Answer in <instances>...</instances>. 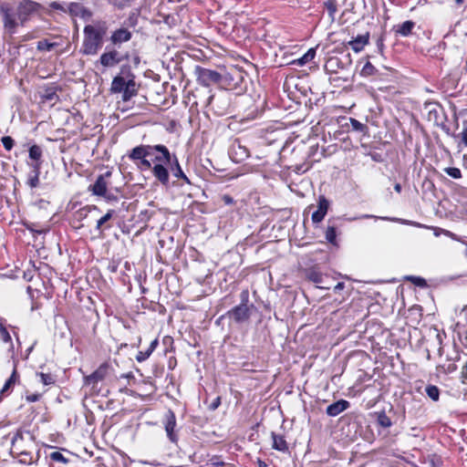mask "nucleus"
<instances>
[{
    "label": "nucleus",
    "mask_w": 467,
    "mask_h": 467,
    "mask_svg": "<svg viewBox=\"0 0 467 467\" xmlns=\"http://www.w3.org/2000/svg\"><path fill=\"white\" fill-rule=\"evenodd\" d=\"M426 393L429 398H431L432 400L437 401L440 397V390L439 389L434 385H429L426 387Z\"/></svg>",
    "instance_id": "24"
},
{
    "label": "nucleus",
    "mask_w": 467,
    "mask_h": 467,
    "mask_svg": "<svg viewBox=\"0 0 467 467\" xmlns=\"http://www.w3.org/2000/svg\"><path fill=\"white\" fill-rule=\"evenodd\" d=\"M378 423L383 428H389L392 425V421L384 412H381L378 416Z\"/></svg>",
    "instance_id": "28"
},
{
    "label": "nucleus",
    "mask_w": 467,
    "mask_h": 467,
    "mask_svg": "<svg viewBox=\"0 0 467 467\" xmlns=\"http://www.w3.org/2000/svg\"><path fill=\"white\" fill-rule=\"evenodd\" d=\"M445 172L449 176H451L454 179H459L462 177V172H461L460 169H458V168H454V167L446 168Z\"/></svg>",
    "instance_id": "37"
},
{
    "label": "nucleus",
    "mask_w": 467,
    "mask_h": 467,
    "mask_svg": "<svg viewBox=\"0 0 467 467\" xmlns=\"http://www.w3.org/2000/svg\"><path fill=\"white\" fill-rule=\"evenodd\" d=\"M166 164L156 163L153 166L151 165V171L153 176L164 186H167L169 183V171L165 167Z\"/></svg>",
    "instance_id": "10"
},
{
    "label": "nucleus",
    "mask_w": 467,
    "mask_h": 467,
    "mask_svg": "<svg viewBox=\"0 0 467 467\" xmlns=\"http://www.w3.org/2000/svg\"><path fill=\"white\" fill-rule=\"evenodd\" d=\"M455 2L458 4V5H461L463 3V0H455Z\"/></svg>",
    "instance_id": "55"
},
{
    "label": "nucleus",
    "mask_w": 467,
    "mask_h": 467,
    "mask_svg": "<svg viewBox=\"0 0 467 467\" xmlns=\"http://www.w3.org/2000/svg\"><path fill=\"white\" fill-rule=\"evenodd\" d=\"M38 399H39L38 394H32L29 396H26V400L29 402H35V401L38 400Z\"/></svg>",
    "instance_id": "47"
},
{
    "label": "nucleus",
    "mask_w": 467,
    "mask_h": 467,
    "mask_svg": "<svg viewBox=\"0 0 467 467\" xmlns=\"http://www.w3.org/2000/svg\"><path fill=\"white\" fill-rule=\"evenodd\" d=\"M394 189L397 192H401V186L400 183H396L395 186H394Z\"/></svg>",
    "instance_id": "52"
},
{
    "label": "nucleus",
    "mask_w": 467,
    "mask_h": 467,
    "mask_svg": "<svg viewBox=\"0 0 467 467\" xmlns=\"http://www.w3.org/2000/svg\"><path fill=\"white\" fill-rule=\"evenodd\" d=\"M222 103L223 106H228L229 105V99L227 98H225L224 96H219V97H215L213 95L210 96L209 99H208V104L209 105H213V108H215V105H213V103Z\"/></svg>",
    "instance_id": "27"
},
{
    "label": "nucleus",
    "mask_w": 467,
    "mask_h": 467,
    "mask_svg": "<svg viewBox=\"0 0 467 467\" xmlns=\"http://www.w3.org/2000/svg\"><path fill=\"white\" fill-rule=\"evenodd\" d=\"M464 368H465V369H466V372H467V362H466V365H465V367H464Z\"/></svg>",
    "instance_id": "59"
},
{
    "label": "nucleus",
    "mask_w": 467,
    "mask_h": 467,
    "mask_svg": "<svg viewBox=\"0 0 467 467\" xmlns=\"http://www.w3.org/2000/svg\"><path fill=\"white\" fill-rule=\"evenodd\" d=\"M150 357L149 352L147 351H140L136 356V360L138 362H143Z\"/></svg>",
    "instance_id": "43"
},
{
    "label": "nucleus",
    "mask_w": 467,
    "mask_h": 467,
    "mask_svg": "<svg viewBox=\"0 0 467 467\" xmlns=\"http://www.w3.org/2000/svg\"><path fill=\"white\" fill-rule=\"evenodd\" d=\"M4 148L11 150L14 146V140L10 136H5L1 139Z\"/></svg>",
    "instance_id": "39"
},
{
    "label": "nucleus",
    "mask_w": 467,
    "mask_h": 467,
    "mask_svg": "<svg viewBox=\"0 0 467 467\" xmlns=\"http://www.w3.org/2000/svg\"><path fill=\"white\" fill-rule=\"evenodd\" d=\"M84 39L81 52L87 56H95L103 45V36L106 34L104 27H96L88 25L84 27Z\"/></svg>",
    "instance_id": "2"
},
{
    "label": "nucleus",
    "mask_w": 467,
    "mask_h": 467,
    "mask_svg": "<svg viewBox=\"0 0 467 467\" xmlns=\"http://www.w3.org/2000/svg\"><path fill=\"white\" fill-rule=\"evenodd\" d=\"M50 459L54 462L67 463V459L59 451H53L49 455Z\"/></svg>",
    "instance_id": "35"
},
{
    "label": "nucleus",
    "mask_w": 467,
    "mask_h": 467,
    "mask_svg": "<svg viewBox=\"0 0 467 467\" xmlns=\"http://www.w3.org/2000/svg\"><path fill=\"white\" fill-rule=\"evenodd\" d=\"M326 239L328 243L335 244L337 239L336 228L334 226H328L326 231Z\"/></svg>",
    "instance_id": "29"
},
{
    "label": "nucleus",
    "mask_w": 467,
    "mask_h": 467,
    "mask_svg": "<svg viewBox=\"0 0 467 467\" xmlns=\"http://www.w3.org/2000/svg\"><path fill=\"white\" fill-rule=\"evenodd\" d=\"M350 123H351V127L355 130L363 132L367 129V127L363 123L359 122L358 120H357L355 119H350Z\"/></svg>",
    "instance_id": "40"
},
{
    "label": "nucleus",
    "mask_w": 467,
    "mask_h": 467,
    "mask_svg": "<svg viewBox=\"0 0 467 467\" xmlns=\"http://www.w3.org/2000/svg\"><path fill=\"white\" fill-rule=\"evenodd\" d=\"M50 7L53 9L65 11V8L57 2H52L50 4Z\"/></svg>",
    "instance_id": "46"
},
{
    "label": "nucleus",
    "mask_w": 467,
    "mask_h": 467,
    "mask_svg": "<svg viewBox=\"0 0 467 467\" xmlns=\"http://www.w3.org/2000/svg\"><path fill=\"white\" fill-rule=\"evenodd\" d=\"M176 427V418L171 410L167 411L165 414V422H164V428L166 434L168 436V439L172 443H177L178 441V436L176 435L174 429Z\"/></svg>",
    "instance_id": "9"
},
{
    "label": "nucleus",
    "mask_w": 467,
    "mask_h": 467,
    "mask_svg": "<svg viewBox=\"0 0 467 467\" xmlns=\"http://www.w3.org/2000/svg\"><path fill=\"white\" fill-rule=\"evenodd\" d=\"M67 9L72 16H78L84 20H88L92 16L91 11L79 3H70Z\"/></svg>",
    "instance_id": "12"
},
{
    "label": "nucleus",
    "mask_w": 467,
    "mask_h": 467,
    "mask_svg": "<svg viewBox=\"0 0 467 467\" xmlns=\"http://www.w3.org/2000/svg\"><path fill=\"white\" fill-rule=\"evenodd\" d=\"M369 34L366 33L364 35H359L356 38L350 40L348 42V46L352 48L356 53L360 52L364 47L368 43Z\"/></svg>",
    "instance_id": "17"
},
{
    "label": "nucleus",
    "mask_w": 467,
    "mask_h": 467,
    "mask_svg": "<svg viewBox=\"0 0 467 467\" xmlns=\"http://www.w3.org/2000/svg\"><path fill=\"white\" fill-rule=\"evenodd\" d=\"M40 166H41L40 162H35L34 164H32V167L34 169V171H33L34 174L30 175L27 180V184L31 188H36L39 184Z\"/></svg>",
    "instance_id": "21"
},
{
    "label": "nucleus",
    "mask_w": 467,
    "mask_h": 467,
    "mask_svg": "<svg viewBox=\"0 0 467 467\" xmlns=\"http://www.w3.org/2000/svg\"><path fill=\"white\" fill-rule=\"evenodd\" d=\"M198 81L203 86H210L212 83H218L221 80V75L214 70L201 68L197 69Z\"/></svg>",
    "instance_id": "8"
},
{
    "label": "nucleus",
    "mask_w": 467,
    "mask_h": 467,
    "mask_svg": "<svg viewBox=\"0 0 467 467\" xmlns=\"http://www.w3.org/2000/svg\"><path fill=\"white\" fill-rule=\"evenodd\" d=\"M271 436L273 439V444H272L273 449L282 451V452H286L288 451V445H287V442L285 440L284 436L277 435L275 432H272Z\"/></svg>",
    "instance_id": "20"
},
{
    "label": "nucleus",
    "mask_w": 467,
    "mask_h": 467,
    "mask_svg": "<svg viewBox=\"0 0 467 467\" xmlns=\"http://www.w3.org/2000/svg\"><path fill=\"white\" fill-rule=\"evenodd\" d=\"M42 5L33 0H21L16 7V15L21 25L27 22L31 16L37 14Z\"/></svg>",
    "instance_id": "3"
},
{
    "label": "nucleus",
    "mask_w": 467,
    "mask_h": 467,
    "mask_svg": "<svg viewBox=\"0 0 467 467\" xmlns=\"http://www.w3.org/2000/svg\"><path fill=\"white\" fill-rule=\"evenodd\" d=\"M108 373V365L102 364L99 367L97 370H95L91 375L88 376L86 380L88 384H96L99 381L104 379Z\"/></svg>",
    "instance_id": "18"
},
{
    "label": "nucleus",
    "mask_w": 467,
    "mask_h": 467,
    "mask_svg": "<svg viewBox=\"0 0 467 467\" xmlns=\"http://www.w3.org/2000/svg\"><path fill=\"white\" fill-rule=\"evenodd\" d=\"M42 157V149L38 145H33L29 149V158L36 162H40Z\"/></svg>",
    "instance_id": "23"
},
{
    "label": "nucleus",
    "mask_w": 467,
    "mask_h": 467,
    "mask_svg": "<svg viewBox=\"0 0 467 467\" xmlns=\"http://www.w3.org/2000/svg\"><path fill=\"white\" fill-rule=\"evenodd\" d=\"M130 38L131 33L126 28H119L115 30L110 36V40L115 46L128 42Z\"/></svg>",
    "instance_id": "15"
},
{
    "label": "nucleus",
    "mask_w": 467,
    "mask_h": 467,
    "mask_svg": "<svg viewBox=\"0 0 467 467\" xmlns=\"http://www.w3.org/2000/svg\"><path fill=\"white\" fill-rule=\"evenodd\" d=\"M349 407V402L345 400H339L327 408V414L331 417H336Z\"/></svg>",
    "instance_id": "16"
},
{
    "label": "nucleus",
    "mask_w": 467,
    "mask_h": 467,
    "mask_svg": "<svg viewBox=\"0 0 467 467\" xmlns=\"http://www.w3.org/2000/svg\"><path fill=\"white\" fill-rule=\"evenodd\" d=\"M113 213H114L113 210L108 211V213L104 216H102L99 220H98L97 225H96V229L99 230V231H101L102 225L105 223H107L109 220L111 219Z\"/></svg>",
    "instance_id": "31"
},
{
    "label": "nucleus",
    "mask_w": 467,
    "mask_h": 467,
    "mask_svg": "<svg viewBox=\"0 0 467 467\" xmlns=\"http://www.w3.org/2000/svg\"><path fill=\"white\" fill-rule=\"evenodd\" d=\"M151 145H139L133 148L128 157L132 161H140L139 166L143 169H150L151 161L149 160V157H151Z\"/></svg>",
    "instance_id": "4"
},
{
    "label": "nucleus",
    "mask_w": 467,
    "mask_h": 467,
    "mask_svg": "<svg viewBox=\"0 0 467 467\" xmlns=\"http://www.w3.org/2000/svg\"><path fill=\"white\" fill-rule=\"evenodd\" d=\"M223 202H224L226 204H233V203H234V200H233V198H232L231 196H229V195H224V196L223 197Z\"/></svg>",
    "instance_id": "49"
},
{
    "label": "nucleus",
    "mask_w": 467,
    "mask_h": 467,
    "mask_svg": "<svg viewBox=\"0 0 467 467\" xmlns=\"http://www.w3.org/2000/svg\"><path fill=\"white\" fill-rule=\"evenodd\" d=\"M325 6L328 11V15L332 20H334V16L337 12V4L334 0H328L325 3Z\"/></svg>",
    "instance_id": "33"
},
{
    "label": "nucleus",
    "mask_w": 467,
    "mask_h": 467,
    "mask_svg": "<svg viewBox=\"0 0 467 467\" xmlns=\"http://www.w3.org/2000/svg\"><path fill=\"white\" fill-rule=\"evenodd\" d=\"M134 0H110V3L112 5H114L115 6H117L118 8H124L126 6H129L130 5V4L133 2Z\"/></svg>",
    "instance_id": "38"
},
{
    "label": "nucleus",
    "mask_w": 467,
    "mask_h": 467,
    "mask_svg": "<svg viewBox=\"0 0 467 467\" xmlns=\"http://www.w3.org/2000/svg\"><path fill=\"white\" fill-rule=\"evenodd\" d=\"M109 90L112 94H121L122 100L129 101L137 95L139 85L131 70L122 68L120 73L113 78Z\"/></svg>",
    "instance_id": "1"
},
{
    "label": "nucleus",
    "mask_w": 467,
    "mask_h": 467,
    "mask_svg": "<svg viewBox=\"0 0 467 467\" xmlns=\"http://www.w3.org/2000/svg\"><path fill=\"white\" fill-rule=\"evenodd\" d=\"M16 380V369L15 368L11 377L6 380L4 387L2 388L1 393H5V391H7L9 389V388L15 384Z\"/></svg>",
    "instance_id": "30"
},
{
    "label": "nucleus",
    "mask_w": 467,
    "mask_h": 467,
    "mask_svg": "<svg viewBox=\"0 0 467 467\" xmlns=\"http://www.w3.org/2000/svg\"><path fill=\"white\" fill-rule=\"evenodd\" d=\"M414 26L415 23L410 20H408L400 25L394 26L393 29L396 34L400 35L401 36H408L411 34Z\"/></svg>",
    "instance_id": "19"
},
{
    "label": "nucleus",
    "mask_w": 467,
    "mask_h": 467,
    "mask_svg": "<svg viewBox=\"0 0 467 467\" xmlns=\"http://www.w3.org/2000/svg\"><path fill=\"white\" fill-rule=\"evenodd\" d=\"M55 46V43H49L47 40H41L37 43L36 47L39 51H50Z\"/></svg>",
    "instance_id": "34"
},
{
    "label": "nucleus",
    "mask_w": 467,
    "mask_h": 467,
    "mask_svg": "<svg viewBox=\"0 0 467 467\" xmlns=\"http://www.w3.org/2000/svg\"><path fill=\"white\" fill-rule=\"evenodd\" d=\"M316 56V49L315 48H309L307 52L300 58H298L295 63H296L298 66H303L314 59Z\"/></svg>",
    "instance_id": "22"
},
{
    "label": "nucleus",
    "mask_w": 467,
    "mask_h": 467,
    "mask_svg": "<svg viewBox=\"0 0 467 467\" xmlns=\"http://www.w3.org/2000/svg\"><path fill=\"white\" fill-rule=\"evenodd\" d=\"M446 234L448 236H450L451 239L453 240H456V241H461L460 238L453 233H451V232H447Z\"/></svg>",
    "instance_id": "50"
},
{
    "label": "nucleus",
    "mask_w": 467,
    "mask_h": 467,
    "mask_svg": "<svg viewBox=\"0 0 467 467\" xmlns=\"http://www.w3.org/2000/svg\"><path fill=\"white\" fill-rule=\"evenodd\" d=\"M462 142L467 146V127L461 133Z\"/></svg>",
    "instance_id": "48"
},
{
    "label": "nucleus",
    "mask_w": 467,
    "mask_h": 467,
    "mask_svg": "<svg viewBox=\"0 0 467 467\" xmlns=\"http://www.w3.org/2000/svg\"><path fill=\"white\" fill-rule=\"evenodd\" d=\"M37 376L40 378V381L44 385H51L55 382L54 378L50 374L38 373Z\"/></svg>",
    "instance_id": "36"
},
{
    "label": "nucleus",
    "mask_w": 467,
    "mask_h": 467,
    "mask_svg": "<svg viewBox=\"0 0 467 467\" xmlns=\"http://www.w3.org/2000/svg\"><path fill=\"white\" fill-rule=\"evenodd\" d=\"M174 164H175V171H174V176L177 177V178H182L186 183H191L190 180L188 179V177L185 175V173L182 171L180 164H179V161L177 160L176 157H174Z\"/></svg>",
    "instance_id": "26"
},
{
    "label": "nucleus",
    "mask_w": 467,
    "mask_h": 467,
    "mask_svg": "<svg viewBox=\"0 0 467 467\" xmlns=\"http://www.w3.org/2000/svg\"><path fill=\"white\" fill-rule=\"evenodd\" d=\"M213 408H216V407H217V402H214V404H213Z\"/></svg>",
    "instance_id": "58"
},
{
    "label": "nucleus",
    "mask_w": 467,
    "mask_h": 467,
    "mask_svg": "<svg viewBox=\"0 0 467 467\" xmlns=\"http://www.w3.org/2000/svg\"><path fill=\"white\" fill-rule=\"evenodd\" d=\"M408 279L411 280L413 284L419 286H424L426 285V281L421 277L410 276Z\"/></svg>",
    "instance_id": "42"
},
{
    "label": "nucleus",
    "mask_w": 467,
    "mask_h": 467,
    "mask_svg": "<svg viewBox=\"0 0 467 467\" xmlns=\"http://www.w3.org/2000/svg\"><path fill=\"white\" fill-rule=\"evenodd\" d=\"M373 217L372 215H368V214H365V215H362L360 216L359 218H371Z\"/></svg>",
    "instance_id": "53"
},
{
    "label": "nucleus",
    "mask_w": 467,
    "mask_h": 467,
    "mask_svg": "<svg viewBox=\"0 0 467 467\" xmlns=\"http://www.w3.org/2000/svg\"><path fill=\"white\" fill-rule=\"evenodd\" d=\"M342 287V284H337V285L336 286V288H341Z\"/></svg>",
    "instance_id": "57"
},
{
    "label": "nucleus",
    "mask_w": 467,
    "mask_h": 467,
    "mask_svg": "<svg viewBox=\"0 0 467 467\" xmlns=\"http://www.w3.org/2000/svg\"><path fill=\"white\" fill-rule=\"evenodd\" d=\"M110 174L109 171H107L105 174H101L97 178L95 183L91 186L93 194L98 196H104L106 194L108 183L105 177H109Z\"/></svg>",
    "instance_id": "14"
},
{
    "label": "nucleus",
    "mask_w": 467,
    "mask_h": 467,
    "mask_svg": "<svg viewBox=\"0 0 467 467\" xmlns=\"http://www.w3.org/2000/svg\"><path fill=\"white\" fill-rule=\"evenodd\" d=\"M0 13L3 17L4 28L10 34H14L18 26L12 9L7 5H0Z\"/></svg>",
    "instance_id": "7"
},
{
    "label": "nucleus",
    "mask_w": 467,
    "mask_h": 467,
    "mask_svg": "<svg viewBox=\"0 0 467 467\" xmlns=\"http://www.w3.org/2000/svg\"><path fill=\"white\" fill-rule=\"evenodd\" d=\"M0 337L5 342H9L11 340L9 332L2 325L0 326Z\"/></svg>",
    "instance_id": "41"
},
{
    "label": "nucleus",
    "mask_w": 467,
    "mask_h": 467,
    "mask_svg": "<svg viewBox=\"0 0 467 467\" xmlns=\"http://www.w3.org/2000/svg\"><path fill=\"white\" fill-rule=\"evenodd\" d=\"M237 149L238 150L240 151L239 152V155H240V159H244V158H247L249 156V152L247 150V149L244 146H241L240 144L237 145Z\"/></svg>",
    "instance_id": "44"
},
{
    "label": "nucleus",
    "mask_w": 467,
    "mask_h": 467,
    "mask_svg": "<svg viewBox=\"0 0 467 467\" xmlns=\"http://www.w3.org/2000/svg\"><path fill=\"white\" fill-rule=\"evenodd\" d=\"M247 299L248 292L244 291L242 293V304L235 306L228 313L229 317L238 323L247 320L250 317V308L246 304Z\"/></svg>",
    "instance_id": "5"
},
{
    "label": "nucleus",
    "mask_w": 467,
    "mask_h": 467,
    "mask_svg": "<svg viewBox=\"0 0 467 467\" xmlns=\"http://www.w3.org/2000/svg\"><path fill=\"white\" fill-rule=\"evenodd\" d=\"M223 464V462H219L218 460H213V465H215V466H222Z\"/></svg>",
    "instance_id": "51"
},
{
    "label": "nucleus",
    "mask_w": 467,
    "mask_h": 467,
    "mask_svg": "<svg viewBox=\"0 0 467 467\" xmlns=\"http://www.w3.org/2000/svg\"><path fill=\"white\" fill-rule=\"evenodd\" d=\"M377 68L368 61L362 67L360 74L364 77H369L375 75Z\"/></svg>",
    "instance_id": "25"
},
{
    "label": "nucleus",
    "mask_w": 467,
    "mask_h": 467,
    "mask_svg": "<svg viewBox=\"0 0 467 467\" xmlns=\"http://www.w3.org/2000/svg\"><path fill=\"white\" fill-rule=\"evenodd\" d=\"M101 66L104 67H112L118 65L120 62V58L119 57V52L116 50H111L109 52H104L100 57L99 61Z\"/></svg>",
    "instance_id": "11"
},
{
    "label": "nucleus",
    "mask_w": 467,
    "mask_h": 467,
    "mask_svg": "<svg viewBox=\"0 0 467 467\" xmlns=\"http://www.w3.org/2000/svg\"><path fill=\"white\" fill-rule=\"evenodd\" d=\"M329 202L325 198V196L321 195L318 199V208L316 212L312 213V221L313 223H320L324 217L326 216L328 210Z\"/></svg>",
    "instance_id": "13"
},
{
    "label": "nucleus",
    "mask_w": 467,
    "mask_h": 467,
    "mask_svg": "<svg viewBox=\"0 0 467 467\" xmlns=\"http://www.w3.org/2000/svg\"><path fill=\"white\" fill-rule=\"evenodd\" d=\"M259 467H265V464L263 462L259 461Z\"/></svg>",
    "instance_id": "54"
},
{
    "label": "nucleus",
    "mask_w": 467,
    "mask_h": 467,
    "mask_svg": "<svg viewBox=\"0 0 467 467\" xmlns=\"http://www.w3.org/2000/svg\"><path fill=\"white\" fill-rule=\"evenodd\" d=\"M462 243L466 245L465 256L467 257V243L466 242H462Z\"/></svg>",
    "instance_id": "56"
},
{
    "label": "nucleus",
    "mask_w": 467,
    "mask_h": 467,
    "mask_svg": "<svg viewBox=\"0 0 467 467\" xmlns=\"http://www.w3.org/2000/svg\"><path fill=\"white\" fill-rule=\"evenodd\" d=\"M307 278L316 284H320L323 281L322 275L319 272L315 271V270H311L308 272Z\"/></svg>",
    "instance_id": "32"
},
{
    "label": "nucleus",
    "mask_w": 467,
    "mask_h": 467,
    "mask_svg": "<svg viewBox=\"0 0 467 467\" xmlns=\"http://www.w3.org/2000/svg\"><path fill=\"white\" fill-rule=\"evenodd\" d=\"M150 152L151 157H149V160L151 161V164H170L172 161L171 155L168 148L164 145H151Z\"/></svg>",
    "instance_id": "6"
},
{
    "label": "nucleus",
    "mask_w": 467,
    "mask_h": 467,
    "mask_svg": "<svg viewBox=\"0 0 467 467\" xmlns=\"http://www.w3.org/2000/svg\"><path fill=\"white\" fill-rule=\"evenodd\" d=\"M158 344H159V341L157 338H155L154 340L151 341L149 348L146 350L147 352H149L150 356L154 351V349L157 348Z\"/></svg>",
    "instance_id": "45"
}]
</instances>
